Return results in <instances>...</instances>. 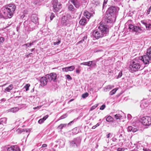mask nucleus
I'll list each match as a JSON object with an SVG mask.
<instances>
[{
  "label": "nucleus",
  "instance_id": "obj_19",
  "mask_svg": "<svg viewBox=\"0 0 151 151\" xmlns=\"http://www.w3.org/2000/svg\"><path fill=\"white\" fill-rule=\"evenodd\" d=\"M146 28L147 30L151 29V20H146Z\"/></svg>",
  "mask_w": 151,
  "mask_h": 151
},
{
  "label": "nucleus",
  "instance_id": "obj_8",
  "mask_svg": "<svg viewBox=\"0 0 151 151\" xmlns=\"http://www.w3.org/2000/svg\"><path fill=\"white\" fill-rule=\"evenodd\" d=\"M129 28L131 30L132 32H135L136 33H141L142 32L141 28L139 26H134L132 24H129Z\"/></svg>",
  "mask_w": 151,
  "mask_h": 151
},
{
  "label": "nucleus",
  "instance_id": "obj_6",
  "mask_svg": "<svg viewBox=\"0 0 151 151\" xmlns=\"http://www.w3.org/2000/svg\"><path fill=\"white\" fill-rule=\"evenodd\" d=\"M139 58L140 61H143L145 65H148L149 63H151V56L146 53L145 55L143 56L139 57Z\"/></svg>",
  "mask_w": 151,
  "mask_h": 151
},
{
  "label": "nucleus",
  "instance_id": "obj_23",
  "mask_svg": "<svg viewBox=\"0 0 151 151\" xmlns=\"http://www.w3.org/2000/svg\"><path fill=\"white\" fill-rule=\"evenodd\" d=\"M19 110L18 108L15 107L12 108L9 110V112H12L13 113L16 112L18 111Z\"/></svg>",
  "mask_w": 151,
  "mask_h": 151
},
{
  "label": "nucleus",
  "instance_id": "obj_24",
  "mask_svg": "<svg viewBox=\"0 0 151 151\" xmlns=\"http://www.w3.org/2000/svg\"><path fill=\"white\" fill-rule=\"evenodd\" d=\"M13 86L12 84H11L8 87L6 88L5 89V91L7 92H9L13 88Z\"/></svg>",
  "mask_w": 151,
  "mask_h": 151
},
{
  "label": "nucleus",
  "instance_id": "obj_28",
  "mask_svg": "<svg viewBox=\"0 0 151 151\" xmlns=\"http://www.w3.org/2000/svg\"><path fill=\"white\" fill-rule=\"evenodd\" d=\"M112 120V118L111 116H108L106 118V121L108 122H111Z\"/></svg>",
  "mask_w": 151,
  "mask_h": 151
},
{
  "label": "nucleus",
  "instance_id": "obj_39",
  "mask_svg": "<svg viewBox=\"0 0 151 151\" xmlns=\"http://www.w3.org/2000/svg\"><path fill=\"white\" fill-rule=\"evenodd\" d=\"M132 127H133L131 126H129L127 129L128 131L129 132H131L132 129Z\"/></svg>",
  "mask_w": 151,
  "mask_h": 151
},
{
  "label": "nucleus",
  "instance_id": "obj_62",
  "mask_svg": "<svg viewBox=\"0 0 151 151\" xmlns=\"http://www.w3.org/2000/svg\"><path fill=\"white\" fill-rule=\"evenodd\" d=\"M111 135V134L110 133L108 134L106 136L107 138H109Z\"/></svg>",
  "mask_w": 151,
  "mask_h": 151
},
{
  "label": "nucleus",
  "instance_id": "obj_27",
  "mask_svg": "<svg viewBox=\"0 0 151 151\" xmlns=\"http://www.w3.org/2000/svg\"><path fill=\"white\" fill-rule=\"evenodd\" d=\"M122 116L119 114L115 115L114 116L115 118L116 119H120Z\"/></svg>",
  "mask_w": 151,
  "mask_h": 151
},
{
  "label": "nucleus",
  "instance_id": "obj_52",
  "mask_svg": "<svg viewBox=\"0 0 151 151\" xmlns=\"http://www.w3.org/2000/svg\"><path fill=\"white\" fill-rule=\"evenodd\" d=\"M141 23L142 24H144L145 26V27H146V20H142L141 21Z\"/></svg>",
  "mask_w": 151,
  "mask_h": 151
},
{
  "label": "nucleus",
  "instance_id": "obj_41",
  "mask_svg": "<svg viewBox=\"0 0 151 151\" xmlns=\"http://www.w3.org/2000/svg\"><path fill=\"white\" fill-rule=\"evenodd\" d=\"M4 41V37H0V43H3Z\"/></svg>",
  "mask_w": 151,
  "mask_h": 151
},
{
  "label": "nucleus",
  "instance_id": "obj_48",
  "mask_svg": "<svg viewBox=\"0 0 151 151\" xmlns=\"http://www.w3.org/2000/svg\"><path fill=\"white\" fill-rule=\"evenodd\" d=\"M60 40H58V42H54V45H58L59 44H60Z\"/></svg>",
  "mask_w": 151,
  "mask_h": 151
},
{
  "label": "nucleus",
  "instance_id": "obj_17",
  "mask_svg": "<svg viewBox=\"0 0 151 151\" xmlns=\"http://www.w3.org/2000/svg\"><path fill=\"white\" fill-rule=\"evenodd\" d=\"M143 147L142 145L140 143H138L136 145L135 148L132 150L133 151H140L142 150H143Z\"/></svg>",
  "mask_w": 151,
  "mask_h": 151
},
{
  "label": "nucleus",
  "instance_id": "obj_34",
  "mask_svg": "<svg viewBox=\"0 0 151 151\" xmlns=\"http://www.w3.org/2000/svg\"><path fill=\"white\" fill-rule=\"evenodd\" d=\"M88 96V94L87 93H86L82 95V97L83 98H85L86 97Z\"/></svg>",
  "mask_w": 151,
  "mask_h": 151
},
{
  "label": "nucleus",
  "instance_id": "obj_30",
  "mask_svg": "<svg viewBox=\"0 0 151 151\" xmlns=\"http://www.w3.org/2000/svg\"><path fill=\"white\" fill-rule=\"evenodd\" d=\"M146 53L150 55V56H151V46L147 50V51Z\"/></svg>",
  "mask_w": 151,
  "mask_h": 151
},
{
  "label": "nucleus",
  "instance_id": "obj_63",
  "mask_svg": "<svg viewBox=\"0 0 151 151\" xmlns=\"http://www.w3.org/2000/svg\"><path fill=\"white\" fill-rule=\"evenodd\" d=\"M73 121H72L70 122L68 124V126H69V125H71V123H73Z\"/></svg>",
  "mask_w": 151,
  "mask_h": 151
},
{
  "label": "nucleus",
  "instance_id": "obj_40",
  "mask_svg": "<svg viewBox=\"0 0 151 151\" xmlns=\"http://www.w3.org/2000/svg\"><path fill=\"white\" fill-rule=\"evenodd\" d=\"M73 132H74V133L75 134H77V133H78L79 132L78 131V130H77V129L76 128H74V129L73 130Z\"/></svg>",
  "mask_w": 151,
  "mask_h": 151
},
{
  "label": "nucleus",
  "instance_id": "obj_44",
  "mask_svg": "<svg viewBox=\"0 0 151 151\" xmlns=\"http://www.w3.org/2000/svg\"><path fill=\"white\" fill-rule=\"evenodd\" d=\"M137 128L132 127V130H131V131L133 132H137Z\"/></svg>",
  "mask_w": 151,
  "mask_h": 151
},
{
  "label": "nucleus",
  "instance_id": "obj_45",
  "mask_svg": "<svg viewBox=\"0 0 151 151\" xmlns=\"http://www.w3.org/2000/svg\"><path fill=\"white\" fill-rule=\"evenodd\" d=\"M66 117H67L66 114H64V115L62 116H61L60 117V119H63L64 118H65Z\"/></svg>",
  "mask_w": 151,
  "mask_h": 151
},
{
  "label": "nucleus",
  "instance_id": "obj_33",
  "mask_svg": "<svg viewBox=\"0 0 151 151\" xmlns=\"http://www.w3.org/2000/svg\"><path fill=\"white\" fill-rule=\"evenodd\" d=\"M30 86L29 84H27L24 86V88L26 89V91H27L29 90V87Z\"/></svg>",
  "mask_w": 151,
  "mask_h": 151
},
{
  "label": "nucleus",
  "instance_id": "obj_29",
  "mask_svg": "<svg viewBox=\"0 0 151 151\" xmlns=\"http://www.w3.org/2000/svg\"><path fill=\"white\" fill-rule=\"evenodd\" d=\"M34 4L36 5H39L40 3V0H34L33 1Z\"/></svg>",
  "mask_w": 151,
  "mask_h": 151
},
{
  "label": "nucleus",
  "instance_id": "obj_58",
  "mask_svg": "<svg viewBox=\"0 0 151 151\" xmlns=\"http://www.w3.org/2000/svg\"><path fill=\"white\" fill-rule=\"evenodd\" d=\"M143 150L144 151H151V150L147 148H143Z\"/></svg>",
  "mask_w": 151,
  "mask_h": 151
},
{
  "label": "nucleus",
  "instance_id": "obj_59",
  "mask_svg": "<svg viewBox=\"0 0 151 151\" xmlns=\"http://www.w3.org/2000/svg\"><path fill=\"white\" fill-rule=\"evenodd\" d=\"M112 139L113 142H115L117 139L116 138L113 137L112 138Z\"/></svg>",
  "mask_w": 151,
  "mask_h": 151
},
{
  "label": "nucleus",
  "instance_id": "obj_14",
  "mask_svg": "<svg viewBox=\"0 0 151 151\" xmlns=\"http://www.w3.org/2000/svg\"><path fill=\"white\" fill-rule=\"evenodd\" d=\"M67 8L68 11L71 12V13H75L77 11V9H76L73 6L70 4H69L67 5Z\"/></svg>",
  "mask_w": 151,
  "mask_h": 151
},
{
  "label": "nucleus",
  "instance_id": "obj_31",
  "mask_svg": "<svg viewBox=\"0 0 151 151\" xmlns=\"http://www.w3.org/2000/svg\"><path fill=\"white\" fill-rule=\"evenodd\" d=\"M69 71H72L75 68V66L73 65H72L68 67Z\"/></svg>",
  "mask_w": 151,
  "mask_h": 151
},
{
  "label": "nucleus",
  "instance_id": "obj_37",
  "mask_svg": "<svg viewBox=\"0 0 151 151\" xmlns=\"http://www.w3.org/2000/svg\"><path fill=\"white\" fill-rule=\"evenodd\" d=\"M55 17L54 14L53 13H51V14L50 16V19L51 20H52L54 17Z\"/></svg>",
  "mask_w": 151,
  "mask_h": 151
},
{
  "label": "nucleus",
  "instance_id": "obj_36",
  "mask_svg": "<svg viewBox=\"0 0 151 151\" xmlns=\"http://www.w3.org/2000/svg\"><path fill=\"white\" fill-rule=\"evenodd\" d=\"M62 70L63 72H68L69 71L68 67L62 68Z\"/></svg>",
  "mask_w": 151,
  "mask_h": 151
},
{
  "label": "nucleus",
  "instance_id": "obj_3",
  "mask_svg": "<svg viewBox=\"0 0 151 151\" xmlns=\"http://www.w3.org/2000/svg\"><path fill=\"white\" fill-rule=\"evenodd\" d=\"M117 12V7L115 6H111L108 8L105 15L106 18L108 20L107 21L108 23L112 22L115 20Z\"/></svg>",
  "mask_w": 151,
  "mask_h": 151
},
{
  "label": "nucleus",
  "instance_id": "obj_46",
  "mask_svg": "<svg viewBox=\"0 0 151 151\" xmlns=\"http://www.w3.org/2000/svg\"><path fill=\"white\" fill-rule=\"evenodd\" d=\"M125 149L124 148H119L117 149V151H124Z\"/></svg>",
  "mask_w": 151,
  "mask_h": 151
},
{
  "label": "nucleus",
  "instance_id": "obj_47",
  "mask_svg": "<svg viewBox=\"0 0 151 151\" xmlns=\"http://www.w3.org/2000/svg\"><path fill=\"white\" fill-rule=\"evenodd\" d=\"M44 121L42 119H40L38 121V122L40 124H41L44 122Z\"/></svg>",
  "mask_w": 151,
  "mask_h": 151
},
{
  "label": "nucleus",
  "instance_id": "obj_42",
  "mask_svg": "<svg viewBox=\"0 0 151 151\" xmlns=\"http://www.w3.org/2000/svg\"><path fill=\"white\" fill-rule=\"evenodd\" d=\"M99 125L100 124L99 123H98L96 125L93 126V127L92 128V129H94L97 127L99 126Z\"/></svg>",
  "mask_w": 151,
  "mask_h": 151
},
{
  "label": "nucleus",
  "instance_id": "obj_60",
  "mask_svg": "<svg viewBox=\"0 0 151 151\" xmlns=\"http://www.w3.org/2000/svg\"><path fill=\"white\" fill-rule=\"evenodd\" d=\"M76 72L77 73H80V70L78 69H76Z\"/></svg>",
  "mask_w": 151,
  "mask_h": 151
},
{
  "label": "nucleus",
  "instance_id": "obj_12",
  "mask_svg": "<svg viewBox=\"0 0 151 151\" xmlns=\"http://www.w3.org/2000/svg\"><path fill=\"white\" fill-rule=\"evenodd\" d=\"M81 140L79 138H75L73 141L70 142V145L72 147L75 146L77 147L78 145L79 144Z\"/></svg>",
  "mask_w": 151,
  "mask_h": 151
},
{
  "label": "nucleus",
  "instance_id": "obj_21",
  "mask_svg": "<svg viewBox=\"0 0 151 151\" xmlns=\"http://www.w3.org/2000/svg\"><path fill=\"white\" fill-rule=\"evenodd\" d=\"M80 24L82 25H84L86 23V20L85 18H83L79 21Z\"/></svg>",
  "mask_w": 151,
  "mask_h": 151
},
{
  "label": "nucleus",
  "instance_id": "obj_13",
  "mask_svg": "<svg viewBox=\"0 0 151 151\" xmlns=\"http://www.w3.org/2000/svg\"><path fill=\"white\" fill-rule=\"evenodd\" d=\"M48 81L47 78L46 76L45 77H41L40 80L41 86H43L46 85Z\"/></svg>",
  "mask_w": 151,
  "mask_h": 151
},
{
  "label": "nucleus",
  "instance_id": "obj_18",
  "mask_svg": "<svg viewBox=\"0 0 151 151\" xmlns=\"http://www.w3.org/2000/svg\"><path fill=\"white\" fill-rule=\"evenodd\" d=\"M31 21L35 23H37L38 22V18L35 15H32L31 17Z\"/></svg>",
  "mask_w": 151,
  "mask_h": 151
},
{
  "label": "nucleus",
  "instance_id": "obj_38",
  "mask_svg": "<svg viewBox=\"0 0 151 151\" xmlns=\"http://www.w3.org/2000/svg\"><path fill=\"white\" fill-rule=\"evenodd\" d=\"M108 0H104L103 6V9L104 8L105 5L106 4L107 2H108Z\"/></svg>",
  "mask_w": 151,
  "mask_h": 151
},
{
  "label": "nucleus",
  "instance_id": "obj_15",
  "mask_svg": "<svg viewBox=\"0 0 151 151\" xmlns=\"http://www.w3.org/2000/svg\"><path fill=\"white\" fill-rule=\"evenodd\" d=\"M70 2L73 4L75 7L78 9L81 6L80 1L79 0H70Z\"/></svg>",
  "mask_w": 151,
  "mask_h": 151
},
{
  "label": "nucleus",
  "instance_id": "obj_56",
  "mask_svg": "<svg viewBox=\"0 0 151 151\" xmlns=\"http://www.w3.org/2000/svg\"><path fill=\"white\" fill-rule=\"evenodd\" d=\"M63 125H62V124H60L59 126L58 127V128L59 129H62L63 128Z\"/></svg>",
  "mask_w": 151,
  "mask_h": 151
},
{
  "label": "nucleus",
  "instance_id": "obj_57",
  "mask_svg": "<svg viewBox=\"0 0 151 151\" xmlns=\"http://www.w3.org/2000/svg\"><path fill=\"white\" fill-rule=\"evenodd\" d=\"M132 116L130 114H128L127 115V118L129 119H131Z\"/></svg>",
  "mask_w": 151,
  "mask_h": 151
},
{
  "label": "nucleus",
  "instance_id": "obj_61",
  "mask_svg": "<svg viewBox=\"0 0 151 151\" xmlns=\"http://www.w3.org/2000/svg\"><path fill=\"white\" fill-rule=\"evenodd\" d=\"M47 147V145L46 144H44L42 146V147Z\"/></svg>",
  "mask_w": 151,
  "mask_h": 151
},
{
  "label": "nucleus",
  "instance_id": "obj_25",
  "mask_svg": "<svg viewBox=\"0 0 151 151\" xmlns=\"http://www.w3.org/2000/svg\"><path fill=\"white\" fill-rule=\"evenodd\" d=\"M7 119L6 118L4 117L0 119V122L2 124H6V123Z\"/></svg>",
  "mask_w": 151,
  "mask_h": 151
},
{
  "label": "nucleus",
  "instance_id": "obj_1",
  "mask_svg": "<svg viewBox=\"0 0 151 151\" xmlns=\"http://www.w3.org/2000/svg\"><path fill=\"white\" fill-rule=\"evenodd\" d=\"M109 32V27L101 22L98 26V29L93 30L91 36L96 39H99L107 36Z\"/></svg>",
  "mask_w": 151,
  "mask_h": 151
},
{
  "label": "nucleus",
  "instance_id": "obj_55",
  "mask_svg": "<svg viewBox=\"0 0 151 151\" xmlns=\"http://www.w3.org/2000/svg\"><path fill=\"white\" fill-rule=\"evenodd\" d=\"M66 78L67 79L69 80H71L72 79L71 77H70V75H66Z\"/></svg>",
  "mask_w": 151,
  "mask_h": 151
},
{
  "label": "nucleus",
  "instance_id": "obj_64",
  "mask_svg": "<svg viewBox=\"0 0 151 151\" xmlns=\"http://www.w3.org/2000/svg\"><path fill=\"white\" fill-rule=\"evenodd\" d=\"M6 100L5 99L3 98V99H1V101H6Z\"/></svg>",
  "mask_w": 151,
  "mask_h": 151
},
{
  "label": "nucleus",
  "instance_id": "obj_5",
  "mask_svg": "<svg viewBox=\"0 0 151 151\" xmlns=\"http://www.w3.org/2000/svg\"><path fill=\"white\" fill-rule=\"evenodd\" d=\"M52 3L53 6V11L54 12H59L62 8V4L59 3L58 0H52Z\"/></svg>",
  "mask_w": 151,
  "mask_h": 151
},
{
  "label": "nucleus",
  "instance_id": "obj_9",
  "mask_svg": "<svg viewBox=\"0 0 151 151\" xmlns=\"http://www.w3.org/2000/svg\"><path fill=\"white\" fill-rule=\"evenodd\" d=\"M61 24L64 26H69L70 23L68 17L67 16H63L61 18Z\"/></svg>",
  "mask_w": 151,
  "mask_h": 151
},
{
  "label": "nucleus",
  "instance_id": "obj_16",
  "mask_svg": "<svg viewBox=\"0 0 151 151\" xmlns=\"http://www.w3.org/2000/svg\"><path fill=\"white\" fill-rule=\"evenodd\" d=\"M7 151H20V150L17 146H12L8 148Z\"/></svg>",
  "mask_w": 151,
  "mask_h": 151
},
{
  "label": "nucleus",
  "instance_id": "obj_11",
  "mask_svg": "<svg viewBox=\"0 0 151 151\" xmlns=\"http://www.w3.org/2000/svg\"><path fill=\"white\" fill-rule=\"evenodd\" d=\"M80 64L91 66L92 67H95L96 65V63L94 61H89L88 62H83L81 63Z\"/></svg>",
  "mask_w": 151,
  "mask_h": 151
},
{
  "label": "nucleus",
  "instance_id": "obj_4",
  "mask_svg": "<svg viewBox=\"0 0 151 151\" xmlns=\"http://www.w3.org/2000/svg\"><path fill=\"white\" fill-rule=\"evenodd\" d=\"M140 61L139 59L138 60L135 59L132 61L129 66V68L131 71L135 72L140 69L141 67L140 63Z\"/></svg>",
  "mask_w": 151,
  "mask_h": 151
},
{
  "label": "nucleus",
  "instance_id": "obj_32",
  "mask_svg": "<svg viewBox=\"0 0 151 151\" xmlns=\"http://www.w3.org/2000/svg\"><path fill=\"white\" fill-rule=\"evenodd\" d=\"M34 42H32L30 43H28L26 44H25L24 45V46H26L28 47H29L32 45H33V43Z\"/></svg>",
  "mask_w": 151,
  "mask_h": 151
},
{
  "label": "nucleus",
  "instance_id": "obj_49",
  "mask_svg": "<svg viewBox=\"0 0 151 151\" xmlns=\"http://www.w3.org/2000/svg\"><path fill=\"white\" fill-rule=\"evenodd\" d=\"M33 55V54L32 53H29V54L26 55V57L27 58H28L29 56L32 57Z\"/></svg>",
  "mask_w": 151,
  "mask_h": 151
},
{
  "label": "nucleus",
  "instance_id": "obj_51",
  "mask_svg": "<svg viewBox=\"0 0 151 151\" xmlns=\"http://www.w3.org/2000/svg\"><path fill=\"white\" fill-rule=\"evenodd\" d=\"M122 76V73L120 71L119 74V75L117 77V78H120Z\"/></svg>",
  "mask_w": 151,
  "mask_h": 151
},
{
  "label": "nucleus",
  "instance_id": "obj_35",
  "mask_svg": "<svg viewBox=\"0 0 151 151\" xmlns=\"http://www.w3.org/2000/svg\"><path fill=\"white\" fill-rule=\"evenodd\" d=\"M98 106V104H96L95 105H94L91 108V109H90V111H92V110H93L95 108H96V107H97Z\"/></svg>",
  "mask_w": 151,
  "mask_h": 151
},
{
  "label": "nucleus",
  "instance_id": "obj_10",
  "mask_svg": "<svg viewBox=\"0 0 151 151\" xmlns=\"http://www.w3.org/2000/svg\"><path fill=\"white\" fill-rule=\"evenodd\" d=\"M46 76L48 80L50 81H55L57 79V74L55 73H52L50 74H47Z\"/></svg>",
  "mask_w": 151,
  "mask_h": 151
},
{
  "label": "nucleus",
  "instance_id": "obj_54",
  "mask_svg": "<svg viewBox=\"0 0 151 151\" xmlns=\"http://www.w3.org/2000/svg\"><path fill=\"white\" fill-rule=\"evenodd\" d=\"M41 107H42V106H37V107H35L33 108V109H39Z\"/></svg>",
  "mask_w": 151,
  "mask_h": 151
},
{
  "label": "nucleus",
  "instance_id": "obj_53",
  "mask_svg": "<svg viewBox=\"0 0 151 151\" xmlns=\"http://www.w3.org/2000/svg\"><path fill=\"white\" fill-rule=\"evenodd\" d=\"M48 115H46L42 119L44 121L48 118Z\"/></svg>",
  "mask_w": 151,
  "mask_h": 151
},
{
  "label": "nucleus",
  "instance_id": "obj_22",
  "mask_svg": "<svg viewBox=\"0 0 151 151\" xmlns=\"http://www.w3.org/2000/svg\"><path fill=\"white\" fill-rule=\"evenodd\" d=\"M83 15L86 17L88 19L91 17V14L88 12L85 11L83 13Z\"/></svg>",
  "mask_w": 151,
  "mask_h": 151
},
{
  "label": "nucleus",
  "instance_id": "obj_50",
  "mask_svg": "<svg viewBox=\"0 0 151 151\" xmlns=\"http://www.w3.org/2000/svg\"><path fill=\"white\" fill-rule=\"evenodd\" d=\"M151 9V6H150L148 8V9L147 10V14H150Z\"/></svg>",
  "mask_w": 151,
  "mask_h": 151
},
{
  "label": "nucleus",
  "instance_id": "obj_20",
  "mask_svg": "<svg viewBox=\"0 0 151 151\" xmlns=\"http://www.w3.org/2000/svg\"><path fill=\"white\" fill-rule=\"evenodd\" d=\"M114 87L113 86L111 85H108L105 87L104 88V90L106 92L109 91Z\"/></svg>",
  "mask_w": 151,
  "mask_h": 151
},
{
  "label": "nucleus",
  "instance_id": "obj_43",
  "mask_svg": "<svg viewBox=\"0 0 151 151\" xmlns=\"http://www.w3.org/2000/svg\"><path fill=\"white\" fill-rule=\"evenodd\" d=\"M105 107V106L104 104L102 105L100 108V109L101 110H104Z\"/></svg>",
  "mask_w": 151,
  "mask_h": 151
},
{
  "label": "nucleus",
  "instance_id": "obj_26",
  "mask_svg": "<svg viewBox=\"0 0 151 151\" xmlns=\"http://www.w3.org/2000/svg\"><path fill=\"white\" fill-rule=\"evenodd\" d=\"M117 90L118 89L116 88L113 89L109 92V94L110 95H112L114 94Z\"/></svg>",
  "mask_w": 151,
  "mask_h": 151
},
{
  "label": "nucleus",
  "instance_id": "obj_7",
  "mask_svg": "<svg viewBox=\"0 0 151 151\" xmlns=\"http://www.w3.org/2000/svg\"><path fill=\"white\" fill-rule=\"evenodd\" d=\"M141 123L144 125L149 126L151 124V117L148 116L143 117L141 118Z\"/></svg>",
  "mask_w": 151,
  "mask_h": 151
},
{
  "label": "nucleus",
  "instance_id": "obj_2",
  "mask_svg": "<svg viewBox=\"0 0 151 151\" xmlns=\"http://www.w3.org/2000/svg\"><path fill=\"white\" fill-rule=\"evenodd\" d=\"M16 7L14 4H9L2 8L1 10V15L4 18H11L15 10Z\"/></svg>",
  "mask_w": 151,
  "mask_h": 151
}]
</instances>
